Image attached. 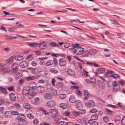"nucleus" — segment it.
I'll use <instances>...</instances> for the list:
<instances>
[{"mask_svg":"<svg viewBox=\"0 0 125 125\" xmlns=\"http://www.w3.org/2000/svg\"><path fill=\"white\" fill-rule=\"evenodd\" d=\"M79 44L77 43L72 45L73 48H70L69 49L71 52L77 55H80L83 54L84 51L83 48L81 47H78L77 48V46L79 45Z\"/></svg>","mask_w":125,"mask_h":125,"instance_id":"nucleus-1","label":"nucleus"},{"mask_svg":"<svg viewBox=\"0 0 125 125\" xmlns=\"http://www.w3.org/2000/svg\"><path fill=\"white\" fill-rule=\"evenodd\" d=\"M0 91L3 93L6 94L7 93L6 89L5 88H2V87H0Z\"/></svg>","mask_w":125,"mask_h":125,"instance_id":"nucleus-36","label":"nucleus"},{"mask_svg":"<svg viewBox=\"0 0 125 125\" xmlns=\"http://www.w3.org/2000/svg\"><path fill=\"white\" fill-rule=\"evenodd\" d=\"M50 112L53 115H55L58 114V113L57 109H51L50 110Z\"/></svg>","mask_w":125,"mask_h":125,"instance_id":"nucleus-18","label":"nucleus"},{"mask_svg":"<svg viewBox=\"0 0 125 125\" xmlns=\"http://www.w3.org/2000/svg\"><path fill=\"white\" fill-rule=\"evenodd\" d=\"M56 105V102L52 100L48 101L46 104V105L47 107L51 108L54 107Z\"/></svg>","mask_w":125,"mask_h":125,"instance_id":"nucleus-3","label":"nucleus"},{"mask_svg":"<svg viewBox=\"0 0 125 125\" xmlns=\"http://www.w3.org/2000/svg\"><path fill=\"white\" fill-rule=\"evenodd\" d=\"M59 64L61 66H64L65 65L66 63V60L63 59L61 58L59 60Z\"/></svg>","mask_w":125,"mask_h":125,"instance_id":"nucleus-13","label":"nucleus"},{"mask_svg":"<svg viewBox=\"0 0 125 125\" xmlns=\"http://www.w3.org/2000/svg\"><path fill=\"white\" fill-rule=\"evenodd\" d=\"M62 115L63 116H68L70 115V113L68 111H66L62 113Z\"/></svg>","mask_w":125,"mask_h":125,"instance_id":"nucleus-33","label":"nucleus"},{"mask_svg":"<svg viewBox=\"0 0 125 125\" xmlns=\"http://www.w3.org/2000/svg\"><path fill=\"white\" fill-rule=\"evenodd\" d=\"M67 73L70 75H73L75 74V72L73 70L70 69H69L67 70Z\"/></svg>","mask_w":125,"mask_h":125,"instance_id":"nucleus-19","label":"nucleus"},{"mask_svg":"<svg viewBox=\"0 0 125 125\" xmlns=\"http://www.w3.org/2000/svg\"><path fill=\"white\" fill-rule=\"evenodd\" d=\"M20 66L21 68L25 67L27 66V63L25 61L22 62L20 64Z\"/></svg>","mask_w":125,"mask_h":125,"instance_id":"nucleus-20","label":"nucleus"},{"mask_svg":"<svg viewBox=\"0 0 125 125\" xmlns=\"http://www.w3.org/2000/svg\"><path fill=\"white\" fill-rule=\"evenodd\" d=\"M29 44V46L31 47H37L38 46V43H36L35 42H30Z\"/></svg>","mask_w":125,"mask_h":125,"instance_id":"nucleus-22","label":"nucleus"},{"mask_svg":"<svg viewBox=\"0 0 125 125\" xmlns=\"http://www.w3.org/2000/svg\"><path fill=\"white\" fill-rule=\"evenodd\" d=\"M50 72L52 73H57L58 71L55 68H52L50 70Z\"/></svg>","mask_w":125,"mask_h":125,"instance_id":"nucleus-35","label":"nucleus"},{"mask_svg":"<svg viewBox=\"0 0 125 125\" xmlns=\"http://www.w3.org/2000/svg\"><path fill=\"white\" fill-rule=\"evenodd\" d=\"M17 71H15L14 69H13L12 68V69L10 70H9L8 73H9L10 74H12Z\"/></svg>","mask_w":125,"mask_h":125,"instance_id":"nucleus-46","label":"nucleus"},{"mask_svg":"<svg viewBox=\"0 0 125 125\" xmlns=\"http://www.w3.org/2000/svg\"><path fill=\"white\" fill-rule=\"evenodd\" d=\"M60 107L61 108L64 109L66 107V105L64 103H62L60 104Z\"/></svg>","mask_w":125,"mask_h":125,"instance_id":"nucleus-49","label":"nucleus"},{"mask_svg":"<svg viewBox=\"0 0 125 125\" xmlns=\"http://www.w3.org/2000/svg\"><path fill=\"white\" fill-rule=\"evenodd\" d=\"M85 119L83 118L80 119L79 120V122L81 124H83L85 122Z\"/></svg>","mask_w":125,"mask_h":125,"instance_id":"nucleus-50","label":"nucleus"},{"mask_svg":"<svg viewBox=\"0 0 125 125\" xmlns=\"http://www.w3.org/2000/svg\"><path fill=\"white\" fill-rule=\"evenodd\" d=\"M36 90L39 93H42L44 92L45 88L42 86H39L37 87Z\"/></svg>","mask_w":125,"mask_h":125,"instance_id":"nucleus-8","label":"nucleus"},{"mask_svg":"<svg viewBox=\"0 0 125 125\" xmlns=\"http://www.w3.org/2000/svg\"><path fill=\"white\" fill-rule=\"evenodd\" d=\"M90 82L92 83H96V80L94 78H91L90 79Z\"/></svg>","mask_w":125,"mask_h":125,"instance_id":"nucleus-54","label":"nucleus"},{"mask_svg":"<svg viewBox=\"0 0 125 125\" xmlns=\"http://www.w3.org/2000/svg\"><path fill=\"white\" fill-rule=\"evenodd\" d=\"M13 105L14 106V107L16 109L19 108L20 106V104L18 103H16L13 104Z\"/></svg>","mask_w":125,"mask_h":125,"instance_id":"nucleus-56","label":"nucleus"},{"mask_svg":"<svg viewBox=\"0 0 125 125\" xmlns=\"http://www.w3.org/2000/svg\"><path fill=\"white\" fill-rule=\"evenodd\" d=\"M75 93L76 94H78L80 96H81L82 95L81 92L80 90H76Z\"/></svg>","mask_w":125,"mask_h":125,"instance_id":"nucleus-59","label":"nucleus"},{"mask_svg":"<svg viewBox=\"0 0 125 125\" xmlns=\"http://www.w3.org/2000/svg\"><path fill=\"white\" fill-rule=\"evenodd\" d=\"M4 39L6 40H8L11 39H15L16 38V37H11L9 36L6 35L5 36Z\"/></svg>","mask_w":125,"mask_h":125,"instance_id":"nucleus-28","label":"nucleus"},{"mask_svg":"<svg viewBox=\"0 0 125 125\" xmlns=\"http://www.w3.org/2000/svg\"><path fill=\"white\" fill-rule=\"evenodd\" d=\"M23 105L24 107L26 109H30L31 108V105L28 103H25Z\"/></svg>","mask_w":125,"mask_h":125,"instance_id":"nucleus-23","label":"nucleus"},{"mask_svg":"<svg viewBox=\"0 0 125 125\" xmlns=\"http://www.w3.org/2000/svg\"><path fill=\"white\" fill-rule=\"evenodd\" d=\"M39 123L38 120L37 119H35L33 120V123L35 125H37Z\"/></svg>","mask_w":125,"mask_h":125,"instance_id":"nucleus-64","label":"nucleus"},{"mask_svg":"<svg viewBox=\"0 0 125 125\" xmlns=\"http://www.w3.org/2000/svg\"><path fill=\"white\" fill-rule=\"evenodd\" d=\"M53 60L54 65L56 66L58 64L57 60L55 58H54Z\"/></svg>","mask_w":125,"mask_h":125,"instance_id":"nucleus-63","label":"nucleus"},{"mask_svg":"<svg viewBox=\"0 0 125 125\" xmlns=\"http://www.w3.org/2000/svg\"><path fill=\"white\" fill-rule=\"evenodd\" d=\"M66 97V95L65 94H61L59 95V97L62 99L65 98Z\"/></svg>","mask_w":125,"mask_h":125,"instance_id":"nucleus-45","label":"nucleus"},{"mask_svg":"<svg viewBox=\"0 0 125 125\" xmlns=\"http://www.w3.org/2000/svg\"><path fill=\"white\" fill-rule=\"evenodd\" d=\"M15 57V56H10L7 59V62L9 64L11 63L14 60Z\"/></svg>","mask_w":125,"mask_h":125,"instance_id":"nucleus-15","label":"nucleus"},{"mask_svg":"<svg viewBox=\"0 0 125 125\" xmlns=\"http://www.w3.org/2000/svg\"><path fill=\"white\" fill-rule=\"evenodd\" d=\"M67 123L64 121H60L59 122L58 125H67Z\"/></svg>","mask_w":125,"mask_h":125,"instance_id":"nucleus-47","label":"nucleus"},{"mask_svg":"<svg viewBox=\"0 0 125 125\" xmlns=\"http://www.w3.org/2000/svg\"><path fill=\"white\" fill-rule=\"evenodd\" d=\"M75 103L76 104V105H79V106H81V105L80 101L79 100L77 101H75Z\"/></svg>","mask_w":125,"mask_h":125,"instance_id":"nucleus-60","label":"nucleus"},{"mask_svg":"<svg viewBox=\"0 0 125 125\" xmlns=\"http://www.w3.org/2000/svg\"><path fill=\"white\" fill-rule=\"evenodd\" d=\"M84 92V96L85 97L84 99L85 100H87L88 98L90 96V94L88 91L87 90H85Z\"/></svg>","mask_w":125,"mask_h":125,"instance_id":"nucleus-16","label":"nucleus"},{"mask_svg":"<svg viewBox=\"0 0 125 125\" xmlns=\"http://www.w3.org/2000/svg\"><path fill=\"white\" fill-rule=\"evenodd\" d=\"M5 115L6 118H10L11 116V112L9 111L6 112L5 113Z\"/></svg>","mask_w":125,"mask_h":125,"instance_id":"nucleus-25","label":"nucleus"},{"mask_svg":"<svg viewBox=\"0 0 125 125\" xmlns=\"http://www.w3.org/2000/svg\"><path fill=\"white\" fill-rule=\"evenodd\" d=\"M34 58L33 54H31L27 56L26 57V59L28 60H32Z\"/></svg>","mask_w":125,"mask_h":125,"instance_id":"nucleus-29","label":"nucleus"},{"mask_svg":"<svg viewBox=\"0 0 125 125\" xmlns=\"http://www.w3.org/2000/svg\"><path fill=\"white\" fill-rule=\"evenodd\" d=\"M98 70L99 73H103L105 72V69L103 68H99L98 69Z\"/></svg>","mask_w":125,"mask_h":125,"instance_id":"nucleus-40","label":"nucleus"},{"mask_svg":"<svg viewBox=\"0 0 125 125\" xmlns=\"http://www.w3.org/2000/svg\"><path fill=\"white\" fill-rule=\"evenodd\" d=\"M97 84L99 88L101 89H103L105 88V84L100 80H99L98 81Z\"/></svg>","mask_w":125,"mask_h":125,"instance_id":"nucleus-6","label":"nucleus"},{"mask_svg":"<svg viewBox=\"0 0 125 125\" xmlns=\"http://www.w3.org/2000/svg\"><path fill=\"white\" fill-rule=\"evenodd\" d=\"M42 113L44 115H47L49 114V112L42 108Z\"/></svg>","mask_w":125,"mask_h":125,"instance_id":"nucleus-38","label":"nucleus"},{"mask_svg":"<svg viewBox=\"0 0 125 125\" xmlns=\"http://www.w3.org/2000/svg\"><path fill=\"white\" fill-rule=\"evenodd\" d=\"M7 89L10 91H13L14 90V88L13 86H11L7 88Z\"/></svg>","mask_w":125,"mask_h":125,"instance_id":"nucleus-57","label":"nucleus"},{"mask_svg":"<svg viewBox=\"0 0 125 125\" xmlns=\"http://www.w3.org/2000/svg\"><path fill=\"white\" fill-rule=\"evenodd\" d=\"M87 64L90 65H92V64H93V65L95 67H99L98 65L97 64L95 63H93L91 62H87Z\"/></svg>","mask_w":125,"mask_h":125,"instance_id":"nucleus-48","label":"nucleus"},{"mask_svg":"<svg viewBox=\"0 0 125 125\" xmlns=\"http://www.w3.org/2000/svg\"><path fill=\"white\" fill-rule=\"evenodd\" d=\"M23 59V57L21 56H17L16 60L18 61H22Z\"/></svg>","mask_w":125,"mask_h":125,"instance_id":"nucleus-34","label":"nucleus"},{"mask_svg":"<svg viewBox=\"0 0 125 125\" xmlns=\"http://www.w3.org/2000/svg\"><path fill=\"white\" fill-rule=\"evenodd\" d=\"M120 86L119 85L116 86L113 88L114 90L115 91L120 90Z\"/></svg>","mask_w":125,"mask_h":125,"instance_id":"nucleus-41","label":"nucleus"},{"mask_svg":"<svg viewBox=\"0 0 125 125\" xmlns=\"http://www.w3.org/2000/svg\"><path fill=\"white\" fill-rule=\"evenodd\" d=\"M62 118L61 116L59 115H57L55 116L54 118L55 120L57 121L60 119Z\"/></svg>","mask_w":125,"mask_h":125,"instance_id":"nucleus-37","label":"nucleus"},{"mask_svg":"<svg viewBox=\"0 0 125 125\" xmlns=\"http://www.w3.org/2000/svg\"><path fill=\"white\" fill-rule=\"evenodd\" d=\"M75 97L74 95H72L69 98V101L72 103L74 102L75 101Z\"/></svg>","mask_w":125,"mask_h":125,"instance_id":"nucleus-24","label":"nucleus"},{"mask_svg":"<svg viewBox=\"0 0 125 125\" xmlns=\"http://www.w3.org/2000/svg\"><path fill=\"white\" fill-rule=\"evenodd\" d=\"M50 44L51 45L54 47H57L59 46V45L58 44L54 42H51L50 43Z\"/></svg>","mask_w":125,"mask_h":125,"instance_id":"nucleus-44","label":"nucleus"},{"mask_svg":"<svg viewBox=\"0 0 125 125\" xmlns=\"http://www.w3.org/2000/svg\"><path fill=\"white\" fill-rule=\"evenodd\" d=\"M63 85L62 83L58 82L56 84V86L58 88H60L62 87Z\"/></svg>","mask_w":125,"mask_h":125,"instance_id":"nucleus-42","label":"nucleus"},{"mask_svg":"<svg viewBox=\"0 0 125 125\" xmlns=\"http://www.w3.org/2000/svg\"><path fill=\"white\" fill-rule=\"evenodd\" d=\"M86 53H88L90 55L94 56L96 52V51L94 49H91L89 50L88 52L87 51L85 52Z\"/></svg>","mask_w":125,"mask_h":125,"instance_id":"nucleus-9","label":"nucleus"},{"mask_svg":"<svg viewBox=\"0 0 125 125\" xmlns=\"http://www.w3.org/2000/svg\"><path fill=\"white\" fill-rule=\"evenodd\" d=\"M42 108H40L38 110L36 114L40 116H41L42 115Z\"/></svg>","mask_w":125,"mask_h":125,"instance_id":"nucleus-31","label":"nucleus"},{"mask_svg":"<svg viewBox=\"0 0 125 125\" xmlns=\"http://www.w3.org/2000/svg\"><path fill=\"white\" fill-rule=\"evenodd\" d=\"M52 93L54 95H55L57 94V91L55 89H53L52 90Z\"/></svg>","mask_w":125,"mask_h":125,"instance_id":"nucleus-62","label":"nucleus"},{"mask_svg":"<svg viewBox=\"0 0 125 125\" xmlns=\"http://www.w3.org/2000/svg\"><path fill=\"white\" fill-rule=\"evenodd\" d=\"M53 64V62L52 60H49L46 63V66H48L52 65Z\"/></svg>","mask_w":125,"mask_h":125,"instance_id":"nucleus-39","label":"nucleus"},{"mask_svg":"<svg viewBox=\"0 0 125 125\" xmlns=\"http://www.w3.org/2000/svg\"><path fill=\"white\" fill-rule=\"evenodd\" d=\"M18 115L17 117V119L19 121H21V122L22 123L21 125H25L26 124L27 122L25 120V115L23 114H19Z\"/></svg>","mask_w":125,"mask_h":125,"instance_id":"nucleus-2","label":"nucleus"},{"mask_svg":"<svg viewBox=\"0 0 125 125\" xmlns=\"http://www.w3.org/2000/svg\"><path fill=\"white\" fill-rule=\"evenodd\" d=\"M29 88L30 90L34 91L36 88L37 85L35 83L32 82L29 83Z\"/></svg>","mask_w":125,"mask_h":125,"instance_id":"nucleus-4","label":"nucleus"},{"mask_svg":"<svg viewBox=\"0 0 125 125\" xmlns=\"http://www.w3.org/2000/svg\"><path fill=\"white\" fill-rule=\"evenodd\" d=\"M72 113L73 115L76 116L79 115L80 114L79 111H73Z\"/></svg>","mask_w":125,"mask_h":125,"instance_id":"nucleus-32","label":"nucleus"},{"mask_svg":"<svg viewBox=\"0 0 125 125\" xmlns=\"http://www.w3.org/2000/svg\"><path fill=\"white\" fill-rule=\"evenodd\" d=\"M38 45H39V49L40 50L45 49L47 47V45L46 44L42 43H38Z\"/></svg>","mask_w":125,"mask_h":125,"instance_id":"nucleus-12","label":"nucleus"},{"mask_svg":"<svg viewBox=\"0 0 125 125\" xmlns=\"http://www.w3.org/2000/svg\"><path fill=\"white\" fill-rule=\"evenodd\" d=\"M11 115H18L19 114V112L16 111H12L11 112Z\"/></svg>","mask_w":125,"mask_h":125,"instance_id":"nucleus-52","label":"nucleus"},{"mask_svg":"<svg viewBox=\"0 0 125 125\" xmlns=\"http://www.w3.org/2000/svg\"><path fill=\"white\" fill-rule=\"evenodd\" d=\"M21 76L22 74L21 73L17 72L15 74L14 76L16 79H18L21 78Z\"/></svg>","mask_w":125,"mask_h":125,"instance_id":"nucleus-26","label":"nucleus"},{"mask_svg":"<svg viewBox=\"0 0 125 125\" xmlns=\"http://www.w3.org/2000/svg\"><path fill=\"white\" fill-rule=\"evenodd\" d=\"M36 94V93L34 92H31V94L29 93V94L28 95V97L30 98L33 96H34Z\"/></svg>","mask_w":125,"mask_h":125,"instance_id":"nucleus-30","label":"nucleus"},{"mask_svg":"<svg viewBox=\"0 0 125 125\" xmlns=\"http://www.w3.org/2000/svg\"><path fill=\"white\" fill-rule=\"evenodd\" d=\"M85 104L87 107H89L94 106L95 104L93 100H90L89 101L88 103H86Z\"/></svg>","mask_w":125,"mask_h":125,"instance_id":"nucleus-5","label":"nucleus"},{"mask_svg":"<svg viewBox=\"0 0 125 125\" xmlns=\"http://www.w3.org/2000/svg\"><path fill=\"white\" fill-rule=\"evenodd\" d=\"M110 77H113L115 79H116L117 78L119 77V76L117 74H114L112 75H110Z\"/></svg>","mask_w":125,"mask_h":125,"instance_id":"nucleus-43","label":"nucleus"},{"mask_svg":"<svg viewBox=\"0 0 125 125\" xmlns=\"http://www.w3.org/2000/svg\"><path fill=\"white\" fill-rule=\"evenodd\" d=\"M34 52L36 55H39L42 54V52L40 51H35Z\"/></svg>","mask_w":125,"mask_h":125,"instance_id":"nucleus-58","label":"nucleus"},{"mask_svg":"<svg viewBox=\"0 0 125 125\" xmlns=\"http://www.w3.org/2000/svg\"><path fill=\"white\" fill-rule=\"evenodd\" d=\"M30 90L29 88L27 87L23 88L22 91L24 94L25 95L28 94V95L30 93Z\"/></svg>","mask_w":125,"mask_h":125,"instance_id":"nucleus-10","label":"nucleus"},{"mask_svg":"<svg viewBox=\"0 0 125 125\" xmlns=\"http://www.w3.org/2000/svg\"><path fill=\"white\" fill-rule=\"evenodd\" d=\"M18 65V64L17 63H14L11 65V67L12 68L14 69L15 71H18V70L17 68V66Z\"/></svg>","mask_w":125,"mask_h":125,"instance_id":"nucleus-21","label":"nucleus"},{"mask_svg":"<svg viewBox=\"0 0 125 125\" xmlns=\"http://www.w3.org/2000/svg\"><path fill=\"white\" fill-rule=\"evenodd\" d=\"M32 73H33L34 74H39L38 72L37 71L36 68L34 69L33 70L32 69Z\"/></svg>","mask_w":125,"mask_h":125,"instance_id":"nucleus-51","label":"nucleus"},{"mask_svg":"<svg viewBox=\"0 0 125 125\" xmlns=\"http://www.w3.org/2000/svg\"><path fill=\"white\" fill-rule=\"evenodd\" d=\"M17 28L16 27H12V28H10L8 29V31L10 32H12L13 31L16 30Z\"/></svg>","mask_w":125,"mask_h":125,"instance_id":"nucleus-53","label":"nucleus"},{"mask_svg":"<svg viewBox=\"0 0 125 125\" xmlns=\"http://www.w3.org/2000/svg\"><path fill=\"white\" fill-rule=\"evenodd\" d=\"M44 97L46 99H51L52 97V94L49 93H46L44 94Z\"/></svg>","mask_w":125,"mask_h":125,"instance_id":"nucleus-14","label":"nucleus"},{"mask_svg":"<svg viewBox=\"0 0 125 125\" xmlns=\"http://www.w3.org/2000/svg\"><path fill=\"white\" fill-rule=\"evenodd\" d=\"M31 111L30 110H27L26 112V113L27 115V117L30 119H32L34 118V116L33 115L31 114H29V112Z\"/></svg>","mask_w":125,"mask_h":125,"instance_id":"nucleus-11","label":"nucleus"},{"mask_svg":"<svg viewBox=\"0 0 125 125\" xmlns=\"http://www.w3.org/2000/svg\"><path fill=\"white\" fill-rule=\"evenodd\" d=\"M9 70V67H7L2 68L0 69V73H8Z\"/></svg>","mask_w":125,"mask_h":125,"instance_id":"nucleus-7","label":"nucleus"},{"mask_svg":"<svg viewBox=\"0 0 125 125\" xmlns=\"http://www.w3.org/2000/svg\"><path fill=\"white\" fill-rule=\"evenodd\" d=\"M91 118L93 120H96L98 118V116L97 115H93L91 116Z\"/></svg>","mask_w":125,"mask_h":125,"instance_id":"nucleus-55","label":"nucleus"},{"mask_svg":"<svg viewBox=\"0 0 125 125\" xmlns=\"http://www.w3.org/2000/svg\"><path fill=\"white\" fill-rule=\"evenodd\" d=\"M103 120L104 121L107 122L108 121V117L107 116H104L103 117Z\"/></svg>","mask_w":125,"mask_h":125,"instance_id":"nucleus-61","label":"nucleus"},{"mask_svg":"<svg viewBox=\"0 0 125 125\" xmlns=\"http://www.w3.org/2000/svg\"><path fill=\"white\" fill-rule=\"evenodd\" d=\"M37 78L36 76H29L26 78V80L28 81L36 79Z\"/></svg>","mask_w":125,"mask_h":125,"instance_id":"nucleus-27","label":"nucleus"},{"mask_svg":"<svg viewBox=\"0 0 125 125\" xmlns=\"http://www.w3.org/2000/svg\"><path fill=\"white\" fill-rule=\"evenodd\" d=\"M10 100L12 101H14L16 99V97L14 94L12 93L9 94Z\"/></svg>","mask_w":125,"mask_h":125,"instance_id":"nucleus-17","label":"nucleus"}]
</instances>
